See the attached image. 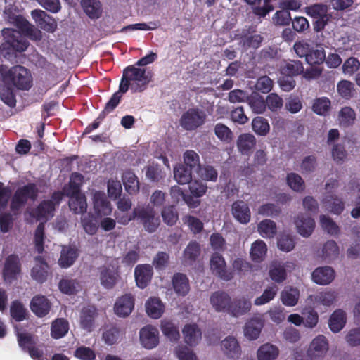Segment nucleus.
Listing matches in <instances>:
<instances>
[{"label": "nucleus", "instance_id": "nucleus-34", "mask_svg": "<svg viewBox=\"0 0 360 360\" xmlns=\"http://www.w3.org/2000/svg\"><path fill=\"white\" fill-rule=\"evenodd\" d=\"M264 327V321L261 318H252L249 320L245 326V335L250 340H256Z\"/></svg>", "mask_w": 360, "mask_h": 360}, {"label": "nucleus", "instance_id": "nucleus-8", "mask_svg": "<svg viewBox=\"0 0 360 360\" xmlns=\"http://www.w3.org/2000/svg\"><path fill=\"white\" fill-rule=\"evenodd\" d=\"M134 217H136L148 233H154L160 224V219L159 217L155 216L153 208H134Z\"/></svg>", "mask_w": 360, "mask_h": 360}, {"label": "nucleus", "instance_id": "nucleus-14", "mask_svg": "<svg viewBox=\"0 0 360 360\" xmlns=\"http://www.w3.org/2000/svg\"><path fill=\"white\" fill-rule=\"evenodd\" d=\"M14 19L15 22L13 24L19 29L20 34L22 33L24 36L31 40L39 41L41 39V32L30 24L23 16L20 15Z\"/></svg>", "mask_w": 360, "mask_h": 360}, {"label": "nucleus", "instance_id": "nucleus-18", "mask_svg": "<svg viewBox=\"0 0 360 360\" xmlns=\"http://www.w3.org/2000/svg\"><path fill=\"white\" fill-rule=\"evenodd\" d=\"M134 307V298L130 294H125L117 299L115 304V312L121 317L128 316Z\"/></svg>", "mask_w": 360, "mask_h": 360}, {"label": "nucleus", "instance_id": "nucleus-19", "mask_svg": "<svg viewBox=\"0 0 360 360\" xmlns=\"http://www.w3.org/2000/svg\"><path fill=\"white\" fill-rule=\"evenodd\" d=\"M153 268L149 264H139L134 270L136 285L143 289L150 283L153 276Z\"/></svg>", "mask_w": 360, "mask_h": 360}, {"label": "nucleus", "instance_id": "nucleus-16", "mask_svg": "<svg viewBox=\"0 0 360 360\" xmlns=\"http://www.w3.org/2000/svg\"><path fill=\"white\" fill-rule=\"evenodd\" d=\"M98 315L97 310L94 306L83 307L79 315L80 327L87 332H91L95 326V319Z\"/></svg>", "mask_w": 360, "mask_h": 360}, {"label": "nucleus", "instance_id": "nucleus-27", "mask_svg": "<svg viewBox=\"0 0 360 360\" xmlns=\"http://www.w3.org/2000/svg\"><path fill=\"white\" fill-rule=\"evenodd\" d=\"M221 347L224 353L229 358L238 359L241 354L240 346L234 337H226L221 342Z\"/></svg>", "mask_w": 360, "mask_h": 360}, {"label": "nucleus", "instance_id": "nucleus-6", "mask_svg": "<svg viewBox=\"0 0 360 360\" xmlns=\"http://www.w3.org/2000/svg\"><path fill=\"white\" fill-rule=\"evenodd\" d=\"M207 115L199 108H192L184 112L179 120L181 127L186 131H195L205 124Z\"/></svg>", "mask_w": 360, "mask_h": 360}, {"label": "nucleus", "instance_id": "nucleus-5", "mask_svg": "<svg viewBox=\"0 0 360 360\" xmlns=\"http://www.w3.org/2000/svg\"><path fill=\"white\" fill-rule=\"evenodd\" d=\"M7 84L11 83L20 90H28L32 85V77L28 69L22 65H15L7 72Z\"/></svg>", "mask_w": 360, "mask_h": 360}, {"label": "nucleus", "instance_id": "nucleus-35", "mask_svg": "<svg viewBox=\"0 0 360 360\" xmlns=\"http://www.w3.org/2000/svg\"><path fill=\"white\" fill-rule=\"evenodd\" d=\"M347 316L345 311L338 309L333 311L329 319V328L333 333L340 332L345 326Z\"/></svg>", "mask_w": 360, "mask_h": 360}, {"label": "nucleus", "instance_id": "nucleus-55", "mask_svg": "<svg viewBox=\"0 0 360 360\" xmlns=\"http://www.w3.org/2000/svg\"><path fill=\"white\" fill-rule=\"evenodd\" d=\"M325 60L326 53L323 48L314 49L311 47L306 62L310 65H314L322 64Z\"/></svg>", "mask_w": 360, "mask_h": 360}, {"label": "nucleus", "instance_id": "nucleus-22", "mask_svg": "<svg viewBox=\"0 0 360 360\" xmlns=\"http://www.w3.org/2000/svg\"><path fill=\"white\" fill-rule=\"evenodd\" d=\"M312 280L319 285H328L335 278V271L330 266L316 268L311 274Z\"/></svg>", "mask_w": 360, "mask_h": 360}, {"label": "nucleus", "instance_id": "nucleus-24", "mask_svg": "<svg viewBox=\"0 0 360 360\" xmlns=\"http://www.w3.org/2000/svg\"><path fill=\"white\" fill-rule=\"evenodd\" d=\"M231 300L230 296L224 291H217L212 294L210 302L217 311H229Z\"/></svg>", "mask_w": 360, "mask_h": 360}, {"label": "nucleus", "instance_id": "nucleus-32", "mask_svg": "<svg viewBox=\"0 0 360 360\" xmlns=\"http://www.w3.org/2000/svg\"><path fill=\"white\" fill-rule=\"evenodd\" d=\"M322 202L326 210L335 214H340L345 209V202L335 195H326Z\"/></svg>", "mask_w": 360, "mask_h": 360}, {"label": "nucleus", "instance_id": "nucleus-11", "mask_svg": "<svg viewBox=\"0 0 360 360\" xmlns=\"http://www.w3.org/2000/svg\"><path fill=\"white\" fill-rule=\"evenodd\" d=\"M236 39L239 40V44L245 50L258 49L263 41V37L250 29H243L236 34Z\"/></svg>", "mask_w": 360, "mask_h": 360}, {"label": "nucleus", "instance_id": "nucleus-40", "mask_svg": "<svg viewBox=\"0 0 360 360\" xmlns=\"http://www.w3.org/2000/svg\"><path fill=\"white\" fill-rule=\"evenodd\" d=\"M55 210L51 201L44 200L36 207L34 214L37 220L48 219L53 216Z\"/></svg>", "mask_w": 360, "mask_h": 360}, {"label": "nucleus", "instance_id": "nucleus-43", "mask_svg": "<svg viewBox=\"0 0 360 360\" xmlns=\"http://www.w3.org/2000/svg\"><path fill=\"white\" fill-rule=\"evenodd\" d=\"M160 328L163 335L171 341L176 342L180 338L179 328L170 320H162Z\"/></svg>", "mask_w": 360, "mask_h": 360}, {"label": "nucleus", "instance_id": "nucleus-49", "mask_svg": "<svg viewBox=\"0 0 360 360\" xmlns=\"http://www.w3.org/2000/svg\"><path fill=\"white\" fill-rule=\"evenodd\" d=\"M81 4L86 15L92 19L101 15V3L97 0H82Z\"/></svg>", "mask_w": 360, "mask_h": 360}, {"label": "nucleus", "instance_id": "nucleus-20", "mask_svg": "<svg viewBox=\"0 0 360 360\" xmlns=\"http://www.w3.org/2000/svg\"><path fill=\"white\" fill-rule=\"evenodd\" d=\"M251 302L245 297L235 298L231 302L228 313L235 317L244 315L251 309Z\"/></svg>", "mask_w": 360, "mask_h": 360}, {"label": "nucleus", "instance_id": "nucleus-1", "mask_svg": "<svg viewBox=\"0 0 360 360\" xmlns=\"http://www.w3.org/2000/svg\"><path fill=\"white\" fill-rule=\"evenodd\" d=\"M136 65H129L123 70L122 77L120 83V91L127 92L129 88L132 92H142L148 86L152 79L150 72L146 69L137 68Z\"/></svg>", "mask_w": 360, "mask_h": 360}, {"label": "nucleus", "instance_id": "nucleus-36", "mask_svg": "<svg viewBox=\"0 0 360 360\" xmlns=\"http://www.w3.org/2000/svg\"><path fill=\"white\" fill-rule=\"evenodd\" d=\"M68 330V321L64 318H57L51 323V336L53 339H60L65 336Z\"/></svg>", "mask_w": 360, "mask_h": 360}, {"label": "nucleus", "instance_id": "nucleus-23", "mask_svg": "<svg viewBox=\"0 0 360 360\" xmlns=\"http://www.w3.org/2000/svg\"><path fill=\"white\" fill-rule=\"evenodd\" d=\"M337 297L338 293L335 291L325 290L310 295L308 300L316 305L330 307L335 302Z\"/></svg>", "mask_w": 360, "mask_h": 360}, {"label": "nucleus", "instance_id": "nucleus-28", "mask_svg": "<svg viewBox=\"0 0 360 360\" xmlns=\"http://www.w3.org/2000/svg\"><path fill=\"white\" fill-rule=\"evenodd\" d=\"M94 209L98 215H108L111 212L110 202L107 200L105 195L96 191L93 196Z\"/></svg>", "mask_w": 360, "mask_h": 360}, {"label": "nucleus", "instance_id": "nucleus-38", "mask_svg": "<svg viewBox=\"0 0 360 360\" xmlns=\"http://www.w3.org/2000/svg\"><path fill=\"white\" fill-rule=\"evenodd\" d=\"M117 272L112 268L103 266L101 269V283L107 289H111L115 286L117 283Z\"/></svg>", "mask_w": 360, "mask_h": 360}, {"label": "nucleus", "instance_id": "nucleus-62", "mask_svg": "<svg viewBox=\"0 0 360 360\" xmlns=\"http://www.w3.org/2000/svg\"><path fill=\"white\" fill-rule=\"evenodd\" d=\"M337 90L342 98L349 100L353 96L354 85L348 80H342L338 83Z\"/></svg>", "mask_w": 360, "mask_h": 360}, {"label": "nucleus", "instance_id": "nucleus-31", "mask_svg": "<svg viewBox=\"0 0 360 360\" xmlns=\"http://www.w3.org/2000/svg\"><path fill=\"white\" fill-rule=\"evenodd\" d=\"M172 285L175 292L180 296H186L190 290L189 281L182 273H175L172 277Z\"/></svg>", "mask_w": 360, "mask_h": 360}, {"label": "nucleus", "instance_id": "nucleus-26", "mask_svg": "<svg viewBox=\"0 0 360 360\" xmlns=\"http://www.w3.org/2000/svg\"><path fill=\"white\" fill-rule=\"evenodd\" d=\"M182 333L185 342L190 346L198 345L202 337V332L196 323L186 324Z\"/></svg>", "mask_w": 360, "mask_h": 360}, {"label": "nucleus", "instance_id": "nucleus-47", "mask_svg": "<svg viewBox=\"0 0 360 360\" xmlns=\"http://www.w3.org/2000/svg\"><path fill=\"white\" fill-rule=\"evenodd\" d=\"M269 275L272 281L281 283L286 279L287 272L284 266L274 262L270 265Z\"/></svg>", "mask_w": 360, "mask_h": 360}, {"label": "nucleus", "instance_id": "nucleus-56", "mask_svg": "<svg viewBox=\"0 0 360 360\" xmlns=\"http://www.w3.org/2000/svg\"><path fill=\"white\" fill-rule=\"evenodd\" d=\"M258 231L262 237L273 238L276 233V223L270 219L262 220L258 224Z\"/></svg>", "mask_w": 360, "mask_h": 360}, {"label": "nucleus", "instance_id": "nucleus-9", "mask_svg": "<svg viewBox=\"0 0 360 360\" xmlns=\"http://www.w3.org/2000/svg\"><path fill=\"white\" fill-rule=\"evenodd\" d=\"M210 269L213 274L223 281H229L234 277L233 271L227 269L224 258L218 252H214L212 255Z\"/></svg>", "mask_w": 360, "mask_h": 360}, {"label": "nucleus", "instance_id": "nucleus-51", "mask_svg": "<svg viewBox=\"0 0 360 360\" xmlns=\"http://www.w3.org/2000/svg\"><path fill=\"white\" fill-rule=\"evenodd\" d=\"M300 297V291L295 288L285 289L281 292V299L283 304L288 307L295 306Z\"/></svg>", "mask_w": 360, "mask_h": 360}, {"label": "nucleus", "instance_id": "nucleus-41", "mask_svg": "<svg viewBox=\"0 0 360 360\" xmlns=\"http://www.w3.org/2000/svg\"><path fill=\"white\" fill-rule=\"evenodd\" d=\"M281 75L298 76L304 72L303 64L300 60H289L285 62L280 68Z\"/></svg>", "mask_w": 360, "mask_h": 360}, {"label": "nucleus", "instance_id": "nucleus-29", "mask_svg": "<svg viewBox=\"0 0 360 360\" xmlns=\"http://www.w3.org/2000/svg\"><path fill=\"white\" fill-rule=\"evenodd\" d=\"M69 207L75 214H83L86 212L87 202L84 194L79 191H73L70 198Z\"/></svg>", "mask_w": 360, "mask_h": 360}, {"label": "nucleus", "instance_id": "nucleus-63", "mask_svg": "<svg viewBox=\"0 0 360 360\" xmlns=\"http://www.w3.org/2000/svg\"><path fill=\"white\" fill-rule=\"evenodd\" d=\"M330 101L326 97H321L314 100L312 105L313 111L319 115H325L330 108Z\"/></svg>", "mask_w": 360, "mask_h": 360}, {"label": "nucleus", "instance_id": "nucleus-48", "mask_svg": "<svg viewBox=\"0 0 360 360\" xmlns=\"http://www.w3.org/2000/svg\"><path fill=\"white\" fill-rule=\"evenodd\" d=\"M200 244L195 240H191L184 251V258L186 262L193 264L200 256Z\"/></svg>", "mask_w": 360, "mask_h": 360}, {"label": "nucleus", "instance_id": "nucleus-4", "mask_svg": "<svg viewBox=\"0 0 360 360\" xmlns=\"http://www.w3.org/2000/svg\"><path fill=\"white\" fill-rule=\"evenodd\" d=\"M304 11L307 15L314 20L313 27L316 32L323 30L332 18L331 14L329 13L328 6L322 3H316L306 6Z\"/></svg>", "mask_w": 360, "mask_h": 360}, {"label": "nucleus", "instance_id": "nucleus-2", "mask_svg": "<svg viewBox=\"0 0 360 360\" xmlns=\"http://www.w3.org/2000/svg\"><path fill=\"white\" fill-rule=\"evenodd\" d=\"M2 33L5 41L0 46V52L5 57L24 52L27 49L30 44L20 32L13 29H4Z\"/></svg>", "mask_w": 360, "mask_h": 360}, {"label": "nucleus", "instance_id": "nucleus-61", "mask_svg": "<svg viewBox=\"0 0 360 360\" xmlns=\"http://www.w3.org/2000/svg\"><path fill=\"white\" fill-rule=\"evenodd\" d=\"M0 98L9 107H15L16 105L15 95L12 87L4 85L0 87Z\"/></svg>", "mask_w": 360, "mask_h": 360}, {"label": "nucleus", "instance_id": "nucleus-42", "mask_svg": "<svg viewBox=\"0 0 360 360\" xmlns=\"http://www.w3.org/2000/svg\"><path fill=\"white\" fill-rule=\"evenodd\" d=\"M267 252L266 243L262 240L255 241L251 246L250 257L253 262H261L264 260Z\"/></svg>", "mask_w": 360, "mask_h": 360}, {"label": "nucleus", "instance_id": "nucleus-25", "mask_svg": "<svg viewBox=\"0 0 360 360\" xmlns=\"http://www.w3.org/2000/svg\"><path fill=\"white\" fill-rule=\"evenodd\" d=\"M298 233L304 236H309L315 227L314 220L309 216L303 214H299L295 221Z\"/></svg>", "mask_w": 360, "mask_h": 360}, {"label": "nucleus", "instance_id": "nucleus-53", "mask_svg": "<svg viewBox=\"0 0 360 360\" xmlns=\"http://www.w3.org/2000/svg\"><path fill=\"white\" fill-rule=\"evenodd\" d=\"M338 117L340 125L347 127L354 124L356 113L352 108L346 106L340 110Z\"/></svg>", "mask_w": 360, "mask_h": 360}, {"label": "nucleus", "instance_id": "nucleus-50", "mask_svg": "<svg viewBox=\"0 0 360 360\" xmlns=\"http://www.w3.org/2000/svg\"><path fill=\"white\" fill-rule=\"evenodd\" d=\"M184 163L186 167L193 171L199 172L200 169V161L199 155L193 150H186L183 155Z\"/></svg>", "mask_w": 360, "mask_h": 360}, {"label": "nucleus", "instance_id": "nucleus-59", "mask_svg": "<svg viewBox=\"0 0 360 360\" xmlns=\"http://www.w3.org/2000/svg\"><path fill=\"white\" fill-rule=\"evenodd\" d=\"M163 221L168 226L174 225L179 219V214L175 206L169 205L163 208L161 212Z\"/></svg>", "mask_w": 360, "mask_h": 360}, {"label": "nucleus", "instance_id": "nucleus-54", "mask_svg": "<svg viewBox=\"0 0 360 360\" xmlns=\"http://www.w3.org/2000/svg\"><path fill=\"white\" fill-rule=\"evenodd\" d=\"M303 323L309 328H314L319 321L318 313L312 307H305L302 311Z\"/></svg>", "mask_w": 360, "mask_h": 360}, {"label": "nucleus", "instance_id": "nucleus-30", "mask_svg": "<svg viewBox=\"0 0 360 360\" xmlns=\"http://www.w3.org/2000/svg\"><path fill=\"white\" fill-rule=\"evenodd\" d=\"M79 256L78 250L71 246H63L60 256L58 259V264L62 268L71 266Z\"/></svg>", "mask_w": 360, "mask_h": 360}, {"label": "nucleus", "instance_id": "nucleus-10", "mask_svg": "<svg viewBox=\"0 0 360 360\" xmlns=\"http://www.w3.org/2000/svg\"><path fill=\"white\" fill-rule=\"evenodd\" d=\"M328 349L327 338L323 335H319L310 343L307 355L310 360H320L325 356Z\"/></svg>", "mask_w": 360, "mask_h": 360}, {"label": "nucleus", "instance_id": "nucleus-15", "mask_svg": "<svg viewBox=\"0 0 360 360\" xmlns=\"http://www.w3.org/2000/svg\"><path fill=\"white\" fill-rule=\"evenodd\" d=\"M31 15L38 25L44 31L53 33L57 29V22L45 11L39 9L33 10Z\"/></svg>", "mask_w": 360, "mask_h": 360}, {"label": "nucleus", "instance_id": "nucleus-44", "mask_svg": "<svg viewBox=\"0 0 360 360\" xmlns=\"http://www.w3.org/2000/svg\"><path fill=\"white\" fill-rule=\"evenodd\" d=\"M17 340L21 349L27 352L34 345H37V336L27 332H18L16 334Z\"/></svg>", "mask_w": 360, "mask_h": 360}, {"label": "nucleus", "instance_id": "nucleus-52", "mask_svg": "<svg viewBox=\"0 0 360 360\" xmlns=\"http://www.w3.org/2000/svg\"><path fill=\"white\" fill-rule=\"evenodd\" d=\"M247 103L255 113L261 114L266 110V101H264L262 96L257 93H252L251 95H249Z\"/></svg>", "mask_w": 360, "mask_h": 360}, {"label": "nucleus", "instance_id": "nucleus-45", "mask_svg": "<svg viewBox=\"0 0 360 360\" xmlns=\"http://www.w3.org/2000/svg\"><path fill=\"white\" fill-rule=\"evenodd\" d=\"M258 360H274L279 354L278 347L269 343L262 345L257 350Z\"/></svg>", "mask_w": 360, "mask_h": 360}, {"label": "nucleus", "instance_id": "nucleus-39", "mask_svg": "<svg viewBox=\"0 0 360 360\" xmlns=\"http://www.w3.org/2000/svg\"><path fill=\"white\" fill-rule=\"evenodd\" d=\"M148 315L153 319H159L165 311V306L160 298L150 297L146 303Z\"/></svg>", "mask_w": 360, "mask_h": 360}, {"label": "nucleus", "instance_id": "nucleus-58", "mask_svg": "<svg viewBox=\"0 0 360 360\" xmlns=\"http://www.w3.org/2000/svg\"><path fill=\"white\" fill-rule=\"evenodd\" d=\"M252 127L253 131L260 136L266 135L270 129V126L267 120L262 117H255L252 122Z\"/></svg>", "mask_w": 360, "mask_h": 360}, {"label": "nucleus", "instance_id": "nucleus-12", "mask_svg": "<svg viewBox=\"0 0 360 360\" xmlns=\"http://www.w3.org/2000/svg\"><path fill=\"white\" fill-rule=\"evenodd\" d=\"M139 340L141 345L147 349H152L159 344V331L152 325H146L139 331Z\"/></svg>", "mask_w": 360, "mask_h": 360}, {"label": "nucleus", "instance_id": "nucleus-33", "mask_svg": "<svg viewBox=\"0 0 360 360\" xmlns=\"http://www.w3.org/2000/svg\"><path fill=\"white\" fill-rule=\"evenodd\" d=\"M256 139L250 134H242L237 140V147L242 155H248L256 146Z\"/></svg>", "mask_w": 360, "mask_h": 360}, {"label": "nucleus", "instance_id": "nucleus-17", "mask_svg": "<svg viewBox=\"0 0 360 360\" xmlns=\"http://www.w3.org/2000/svg\"><path fill=\"white\" fill-rule=\"evenodd\" d=\"M50 301L44 295H37L34 296L30 302L32 311L38 317H44L51 309Z\"/></svg>", "mask_w": 360, "mask_h": 360}, {"label": "nucleus", "instance_id": "nucleus-7", "mask_svg": "<svg viewBox=\"0 0 360 360\" xmlns=\"http://www.w3.org/2000/svg\"><path fill=\"white\" fill-rule=\"evenodd\" d=\"M22 274V264L20 257L16 254H11L5 258L1 275L4 281L12 283L18 280Z\"/></svg>", "mask_w": 360, "mask_h": 360}, {"label": "nucleus", "instance_id": "nucleus-37", "mask_svg": "<svg viewBox=\"0 0 360 360\" xmlns=\"http://www.w3.org/2000/svg\"><path fill=\"white\" fill-rule=\"evenodd\" d=\"M123 184L129 194H135L139 191V181L136 174L130 171H125L122 176Z\"/></svg>", "mask_w": 360, "mask_h": 360}, {"label": "nucleus", "instance_id": "nucleus-21", "mask_svg": "<svg viewBox=\"0 0 360 360\" xmlns=\"http://www.w3.org/2000/svg\"><path fill=\"white\" fill-rule=\"evenodd\" d=\"M232 214L234 218L241 224H248L251 217L248 205L243 200H237L232 205Z\"/></svg>", "mask_w": 360, "mask_h": 360}, {"label": "nucleus", "instance_id": "nucleus-46", "mask_svg": "<svg viewBox=\"0 0 360 360\" xmlns=\"http://www.w3.org/2000/svg\"><path fill=\"white\" fill-rule=\"evenodd\" d=\"M192 172L184 165L179 164L174 169V179L179 184H188L192 180Z\"/></svg>", "mask_w": 360, "mask_h": 360}, {"label": "nucleus", "instance_id": "nucleus-60", "mask_svg": "<svg viewBox=\"0 0 360 360\" xmlns=\"http://www.w3.org/2000/svg\"><path fill=\"white\" fill-rule=\"evenodd\" d=\"M81 223L85 232L89 235H94L98 231L97 220L91 214L84 215L81 219Z\"/></svg>", "mask_w": 360, "mask_h": 360}, {"label": "nucleus", "instance_id": "nucleus-57", "mask_svg": "<svg viewBox=\"0 0 360 360\" xmlns=\"http://www.w3.org/2000/svg\"><path fill=\"white\" fill-rule=\"evenodd\" d=\"M10 313L15 321L20 322L25 319L27 310L20 301L14 300L11 303Z\"/></svg>", "mask_w": 360, "mask_h": 360}, {"label": "nucleus", "instance_id": "nucleus-64", "mask_svg": "<svg viewBox=\"0 0 360 360\" xmlns=\"http://www.w3.org/2000/svg\"><path fill=\"white\" fill-rule=\"evenodd\" d=\"M323 257L325 259L331 260L339 255V247L335 241L328 240L323 247Z\"/></svg>", "mask_w": 360, "mask_h": 360}, {"label": "nucleus", "instance_id": "nucleus-3", "mask_svg": "<svg viewBox=\"0 0 360 360\" xmlns=\"http://www.w3.org/2000/svg\"><path fill=\"white\" fill-rule=\"evenodd\" d=\"M39 188L35 183H27L19 186L15 191L11 201L10 209L17 214L28 201L34 202L39 195Z\"/></svg>", "mask_w": 360, "mask_h": 360}, {"label": "nucleus", "instance_id": "nucleus-13", "mask_svg": "<svg viewBox=\"0 0 360 360\" xmlns=\"http://www.w3.org/2000/svg\"><path fill=\"white\" fill-rule=\"evenodd\" d=\"M34 265L30 271L31 277L38 283H44L46 281L50 266L42 256H36L34 257Z\"/></svg>", "mask_w": 360, "mask_h": 360}]
</instances>
